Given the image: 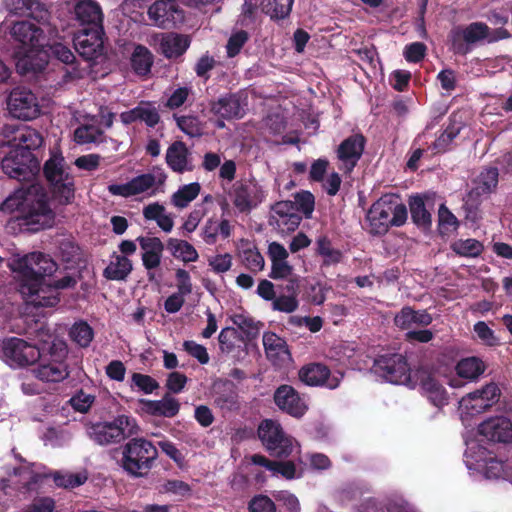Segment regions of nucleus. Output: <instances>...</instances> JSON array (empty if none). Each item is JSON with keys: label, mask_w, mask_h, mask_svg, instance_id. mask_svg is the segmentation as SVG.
Masks as SVG:
<instances>
[{"label": "nucleus", "mask_w": 512, "mask_h": 512, "mask_svg": "<svg viewBox=\"0 0 512 512\" xmlns=\"http://www.w3.org/2000/svg\"><path fill=\"white\" fill-rule=\"evenodd\" d=\"M120 120L128 125L136 121H142L149 127L156 126L160 121L158 108L150 101H141L129 111L120 114Z\"/></svg>", "instance_id": "obj_25"}, {"label": "nucleus", "mask_w": 512, "mask_h": 512, "mask_svg": "<svg viewBox=\"0 0 512 512\" xmlns=\"http://www.w3.org/2000/svg\"><path fill=\"white\" fill-rule=\"evenodd\" d=\"M44 175L52 186L55 198L61 204L70 203L74 198V181L61 154L53 153L46 161Z\"/></svg>", "instance_id": "obj_6"}, {"label": "nucleus", "mask_w": 512, "mask_h": 512, "mask_svg": "<svg viewBox=\"0 0 512 512\" xmlns=\"http://www.w3.org/2000/svg\"><path fill=\"white\" fill-rule=\"evenodd\" d=\"M209 266L216 273H225L232 267V256L228 253L212 256L208 260Z\"/></svg>", "instance_id": "obj_57"}, {"label": "nucleus", "mask_w": 512, "mask_h": 512, "mask_svg": "<svg viewBox=\"0 0 512 512\" xmlns=\"http://www.w3.org/2000/svg\"><path fill=\"white\" fill-rule=\"evenodd\" d=\"M258 435L266 449L277 457H288L297 446V442L287 436L281 425L274 420L262 421Z\"/></svg>", "instance_id": "obj_10"}, {"label": "nucleus", "mask_w": 512, "mask_h": 512, "mask_svg": "<svg viewBox=\"0 0 512 512\" xmlns=\"http://www.w3.org/2000/svg\"><path fill=\"white\" fill-rule=\"evenodd\" d=\"M201 186L197 182L183 185L171 196V203L178 209L186 208L200 193Z\"/></svg>", "instance_id": "obj_38"}, {"label": "nucleus", "mask_w": 512, "mask_h": 512, "mask_svg": "<svg viewBox=\"0 0 512 512\" xmlns=\"http://www.w3.org/2000/svg\"><path fill=\"white\" fill-rule=\"evenodd\" d=\"M264 198L262 187L255 181L241 183L234 189L233 204L240 212H248Z\"/></svg>", "instance_id": "obj_21"}, {"label": "nucleus", "mask_w": 512, "mask_h": 512, "mask_svg": "<svg viewBox=\"0 0 512 512\" xmlns=\"http://www.w3.org/2000/svg\"><path fill=\"white\" fill-rule=\"evenodd\" d=\"M295 207L310 217L314 210V196L308 191H302L295 196Z\"/></svg>", "instance_id": "obj_56"}, {"label": "nucleus", "mask_w": 512, "mask_h": 512, "mask_svg": "<svg viewBox=\"0 0 512 512\" xmlns=\"http://www.w3.org/2000/svg\"><path fill=\"white\" fill-rule=\"evenodd\" d=\"M460 124H451L434 142V148L438 151H445L453 139L460 133Z\"/></svg>", "instance_id": "obj_53"}, {"label": "nucleus", "mask_w": 512, "mask_h": 512, "mask_svg": "<svg viewBox=\"0 0 512 512\" xmlns=\"http://www.w3.org/2000/svg\"><path fill=\"white\" fill-rule=\"evenodd\" d=\"M365 139L356 134L345 139L337 149V157L340 161L339 168L350 172L356 166L364 151Z\"/></svg>", "instance_id": "obj_19"}, {"label": "nucleus", "mask_w": 512, "mask_h": 512, "mask_svg": "<svg viewBox=\"0 0 512 512\" xmlns=\"http://www.w3.org/2000/svg\"><path fill=\"white\" fill-rule=\"evenodd\" d=\"M30 18L36 23L30 20L16 21L10 28L13 39L26 50L16 62V68L21 74L43 70L47 64V53L42 49L48 45V41L58 37V29L48 10L34 12Z\"/></svg>", "instance_id": "obj_1"}, {"label": "nucleus", "mask_w": 512, "mask_h": 512, "mask_svg": "<svg viewBox=\"0 0 512 512\" xmlns=\"http://www.w3.org/2000/svg\"><path fill=\"white\" fill-rule=\"evenodd\" d=\"M317 253L323 257L324 265L337 264L342 259V253L334 249L326 237H319L316 241Z\"/></svg>", "instance_id": "obj_46"}, {"label": "nucleus", "mask_w": 512, "mask_h": 512, "mask_svg": "<svg viewBox=\"0 0 512 512\" xmlns=\"http://www.w3.org/2000/svg\"><path fill=\"white\" fill-rule=\"evenodd\" d=\"M407 208L395 195H384L368 210L369 232L374 235L385 234L391 226H402L407 220Z\"/></svg>", "instance_id": "obj_4"}, {"label": "nucleus", "mask_w": 512, "mask_h": 512, "mask_svg": "<svg viewBox=\"0 0 512 512\" xmlns=\"http://www.w3.org/2000/svg\"><path fill=\"white\" fill-rule=\"evenodd\" d=\"M4 361L12 367L34 364L40 358L39 349L27 341L12 337L3 342Z\"/></svg>", "instance_id": "obj_13"}, {"label": "nucleus", "mask_w": 512, "mask_h": 512, "mask_svg": "<svg viewBox=\"0 0 512 512\" xmlns=\"http://www.w3.org/2000/svg\"><path fill=\"white\" fill-rule=\"evenodd\" d=\"M301 217L291 201L277 202L271 209L269 224L280 232H292L300 224Z\"/></svg>", "instance_id": "obj_15"}, {"label": "nucleus", "mask_w": 512, "mask_h": 512, "mask_svg": "<svg viewBox=\"0 0 512 512\" xmlns=\"http://www.w3.org/2000/svg\"><path fill=\"white\" fill-rule=\"evenodd\" d=\"M102 28H85L74 38L77 52L86 60H93L103 53Z\"/></svg>", "instance_id": "obj_16"}, {"label": "nucleus", "mask_w": 512, "mask_h": 512, "mask_svg": "<svg viewBox=\"0 0 512 512\" xmlns=\"http://www.w3.org/2000/svg\"><path fill=\"white\" fill-rule=\"evenodd\" d=\"M57 487L65 489H73L83 485L87 479L88 474L85 470L79 472L69 471H54L49 473Z\"/></svg>", "instance_id": "obj_33"}, {"label": "nucleus", "mask_w": 512, "mask_h": 512, "mask_svg": "<svg viewBox=\"0 0 512 512\" xmlns=\"http://www.w3.org/2000/svg\"><path fill=\"white\" fill-rule=\"evenodd\" d=\"M143 216L146 220L155 221L164 232H171L174 220L171 214L166 213L163 205L155 202L143 208Z\"/></svg>", "instance_id": "obj_31"}, {"label": "nucleus", "mask_w": 512, "mask_h": 512, "mask_svg": "<svg viewBox=\"0 0 512 512\" xmlns=\"http://www.w3.org/2000/svg\"><path fill=\"white\" fill-rule=\"evenodd\" d=\"M167 249L183 262H195L199 257L196 249L185 240L170 238L167 241Z\"/></svg>", "instance_id": "obj_35"}, {"label": "nucleus", "mask_w": 512, "mask_h": 512, "mask_svg": "<svg viewBox=\"0 0 512 512\" xmlns=\"http://www.w3.org/2000/svg\"><path fill=\"white\" fill-rule=\"evenodd\" d=\"M3 172L19 181H31L38 172V162L32 153L11 148L1 161Z\"/></svg>", "instance_id": "obj_11"}, {"label": "nucleus", "mask_w": 512, "mask_h": 512, "mask_svg": "<svg viewBox=\"0 0 512 512\" xmlns=\"http://www.w3.org/2000/svg\"><path fill=\"white\" fill-rule=\"evenodd\" d=\"M166 176L162 172L147 173L134 177L130 180L133 196L144 193L152 188L163 185Z\"/></svg>", "instance_id": "obj_32"}, {"label": "nucleus", "mask_w": 512, "mask_h": 512, "mask_svg": "<svg viewBox=\"0 0 512 512\" xmlns=\"http://www.w3.org/2000/svg\"><path fill=\"white\" fill-rule=\"evenodd\" d=\"M34 372L38 379L45 382H60L68 376L66 366L60 362L40 365Z\"/></svg>", "instance_id": "obj_36"}, {"label": "nucleus", "mask_w": 512, "mask_h": 512, "mask_svg": "<svg viewBox=\"0 0 512 512\" xmlns=\"http://www.w3.org/2000/svg\"><path fill=\"white\" fill-rule=\"evenodd\" d=\"M263 345L267 357L271 359H283L289 355L285 340L275 333H265L263 335Z\"/></svg>", "instance_id": "obj_37"}, {"label": "nucleus", "mask_w": 512, "mask_h": 512, "mask_svg": "<svg viewBox=\"0 0 512 512\" xmlns=\"http://www.w3.org/2000/svg\"><path fill=\"white\" fill-rule=\"evenodd\" d=\"M180 408L179 402L171 397L170 395H165L161 400L151 401L149 403V409L154 415L163 416V417H173L175 416Z\"/></svg>", "instance_id": "obj_41"}, {"label": "nucleus", "mask_w": 512, "mask_h": 512, "mask_svg": "<svg viewBox=\"0 0 512 512\" xmlns=\"http://www.w3.org/2000/svg\"><path fill=\"white\" fill-rule=\"evenodd\" d=\"M132 270L131 261L121 255L115 256V260L105 268L104 275L111 280H124Z\"/></svg>", "instance_id": "obj_40"}, {"label": "nucleus", "mask_w": 512, "mask_h": 512, "mask_svg": "<svg viewBox=\"0 0 512 512\" xmlns=\"http://www.w3.org/2000/svg\"><path fill=\"white\" fill-rule=\"evenodd\" d=\"M183 348L188 354L196 358L201 364H206L209 362V355L204 346L194 341H185L183 343Z\"/></svg>", "instance_id": "obj_58"}, {"label": "nucleus", "mask_w": 512, "mask_h": 512, "mask_svg": "<svg viewBox=\"0 0 512 512\" xmlns=\"http://www.w3.org/2000/svg\"><path fill=\"white\" fill-rule=\"evenodd\" d=\"M500 394L499 387L495 383H489L481 389L464 396L459 402L462 420L467 421L471 417L490 409L499 401Z\"/></svg>", "instance_id": "obj_8"}, {"label": "nucleus", "mask_w": 512, "mask_h": 512, "mask_svg": "<svg viewBox=\"0 0 512 512\" xmlns=\"http://www.w3.org/2000/svg\"><path fill=\"white\" fill-rule=\"evenodd\" d=\"M268 256L271 261L269 277L274 280L291 278L294 274L293 266L288 262L287 249L278 242H272L268 246Z\"/></svg>", "instance_id": "obj_23"}, {"label": "nucleus", "mask_w": 512, "mask_h": 512, "mask_svg": "<svg viewBox=\"0 0 512 512\" xmlns=\"http://www.w3.org/2000/svg\"><path fill=\"white\" fill-rule=\"evenodd\" d=\"M211 111L225 119L238 118L242 115L239 99L235 95H226L211 104Z\"/></svg>", "instance_id": "obj_30"}, {"label": "nucleus", "mask_w": 512, "mask_h": 512, "mask_svg": "<svg viewBox=\"0 0 512 512\" xmlns=\"http://www.w3.org/2000/svg\"><path fill=\"white\" fill-rule=\"evenodd\" d=\"M373 372L393 384H406L410 380V368L400 354L381 356L375 360Z\"/></svg>", "instance_id": "obj_12"}, {"label": "nucleus", "mask_w": 512, "mask_h": 512, "mask_svg": "<svg viewBox=\"0 0 512 512\" xmlns=\"http://www.w3.org/2000/svg\"><path fill=\"white\" fill-rule=\"evenodd\" d=\"M474 331L477 337L483 341L486 345L493 346L497 343V338L494 336L493 331L489 328V326L483 322L479 321L474 325Z\"/></svg>", "instance_id": "obj_63"}, {"label": "nucleus", "mask_w": 512, "mask_h": 512, "mask_svg": "<svg viewBox=\"0 0 512 512\" xmlns=\"http://www.w3.org/2000/svg\"><path fill=\"white\" fill-rule=\"evenodd\" d=\"M249 509L251 512H276L274 502L267 496H257L250 502Z\"/></svg>", "instance_id": "obj_61"}, {"label": "nucleus", "mask_w": 512, "mask_h": 512, "mask_svg": "<svg viewBox=\"0 0 512 512\" xmlns=\"http://www.w3.org/2000/svg\"><path fill=\"white\" fill-rule=\"evenodd\" d=\"M274 401L283 411L294 417H301L307 410V405L296 390L289 385L280 386L275 394Z\"/></svg>", "instance_id": "obj_24"}, {"label": "nucleus", "mask_w": 512, "mask_h": 512, "mask_svg": "<svg viewBox=\"0 0 512 512\" xmlns=\"http://www.w3.org/2000/svg\"><path fill=\"white\" fill-rule=\"evenodd\" d=\"M161 494H171L175 496H186L191 492L190 486L181 480H166L158 486Z\"/></svg>", "instance_id": "obj_51"}, {"label": "nucleus", "mask_w": 512, "mask_h": 512, "mask_svg": "<svg viewBox=\"0 0 512 512\" xmlns=\"http://www.w3.org/2000/svg\"><path fill=\"white\" fill-rule=\"evenodd\" d=\"M247 39L248 35L245 31H239L231 35L226 46L228 56H236L240 52L243 45L246 43Z\"/></svg>", "instance_id": "obj_59"}, {"label": "nucleus", "mask_w": 512, "mask_h": 512, "mask_svg": "<svg viewBox=\"0 0 512 512\" xmlns=\"http://www.w3.org/2000/svg\"><path fill=\"white\" fill-rule=\"evenodd\" d=\"M479 434L499 443L512 442V422L504 416L491 417L479 425Z\"/></svg>", "instance_id": "obj_20"}, {"label": "nucleus", "mask_w": 512, "mask_h": 512, "mask_svg": "<svg viewBox=\"0 0 512 512\" xmlns=\"http://www.w3.org/2000/svg\"><path fill=\"white\" fill-rule=\"evenodd\" d=\"M7 107L13 117L22 120H32L40 114L36 95L24 87H17L10 92Z\"/></svg>", "instance_id": "obj_14"}, {"label": "nucleus", "mask_w": 512, "mask_h": 512, "mask_svg": "<svg viewBox=\"0 0 512 512\" xmlns=\"http://www.w3.org/2000/svg\"><path fill=\"white\" fill-rule=\"evenodd\" d=\"M271 472L274 475L280 474L286 479H293L296 477V466L292 461H274Z\"/></svg>", "instance_id": "obj_62"}, {"label": "nucleus", "mask_w": 512, "mask_h": 512, "mask_svg": "<svg viewBox=\"0 0 512 512\" xmlns=\"http://www.w3.org/2000/svg\"><path fill=\"white\" fill-rule=\"evenodd\" d=\"M43 144L42 135L34 128L26 125H6L0 132V147H9L20 153L38 149Z\"/></svg>", "instance_id": "obj_9"}, {"label": "nucleus", "mask_w": 512, "mask_h": 512, "mask_svg": "<svg viewBox=\"0 0 512 512\" xmlns=\"http://www.w3.org/2000/svg\"><path fill=\"white\" fill-rule=\"evenodd\" d=\"M76 20L88 28H102L103 14L99 4L93 0H80L74 7Z\"/></svg>", "instance_id": "obj_26"}, {"label": "nucleus", "mask_w": 512, "mask_h": 512, "mask_svg": "<svg viewBox=\"0 0 512 512\" xmlns=\"http://www.w3.org/2000/svg\"><path fill=\"white\" fill-rule=\"evenodd\" d=\"M462 37L467 44H474L489 37V27L482 22H474L462 31Z\"/></svg>", "instance_id": "obj_47"}, {"label": "nucleus", "mask_w": 512, "mask_h": 512, "mask_svg": "<svg viewBox=\"0 0 512 512\" xmlns=\"http://www.w3.org/2000/svg\"><path fill=\"white\" fill-rule=\"evenodd\" d=\"M456 371L461 378L475 380L483 374L485 365L479 358L468 357L458 362Z\"/></svg>", "instance_id": "obj_39"}, {"label": "nucleus", "mask_w": 512, "mask_h": 512, "mask_svg": "<svg viewBox=\"0 0 512 512\" xmlns=\"http://www.w3.org/2000/svg\"><path fill=\"white\" fill-rule=\"evenodd\" d=\"M243 263L252 272L262 271L265 266L263 256L256 249H246L243 251Z\"/></svg>", "instance_id": "obj_52"}, {"label": "nucleus", "mask_w": 512, "mask_h": 512, "mask_svg": "<svg viewBox=\"0 0 512 512\" xmlns=\"http://www.w3.org/2000/svg\"><path fill=\"white\" fill-rule=\"evenodd\" d=\"M299 378L310 386L325 385L330 389H335L339 386L342 375H330V371L325 365L311 364L300 369Z\"/></svg>", "instance_id": "obj_22"}, {"label": "nucleus", "mask_w": 512, "mask_h": 512, "mask_svg": "<svg viewBox=\"0 0 512 512\" xmlns=\"http://www.w3.org/2000/svg\"><path fill=\"white\" fill-rule=\"evenodd\" d=\"M292 4L293 0H245L243 14L252 18L261 10L272 19H283L289 15Z\"/></svg>", "instance_id": "obj_17"}, {"label": "nucleus", "mask_w": 512, "mask_h": 512, "mask_svg": "<svg viewBox=\"0 0 512 512\" xmlns=\"http://www.w3.org/2000/svg\"><path fill=\"white\" fill-rule=\"evenodd\" d=\"M189 47L187 36L178 34H165L160 41V50L168 58L182 55Z\"/></svg>", "instance_id": "obj_29"}, {"label": "nucleus", "mask_w": 512, "mask_h": 512, "mask_svg": "<svg viewBox=\"0 0 512 512\" xmlns=\"http://www.w3.org/2000/svg\"><path fill=\"white\" fill-rule=\"evenodd\" d=\"M138 431L139 428L133 418L121 415L112 422L93 424L88 429V435L99 445H109L118 443L125 437H130Z\"/></svg>", "instance_id": "obj_7"}, {"label": "nucleus", "mask_w": 512, "mask_h": 512, "mask_svg": "<svg viewBox=\"0 0 512 512\" xmlns=\"http://www.w3.org/2000/svg\"><path fill=\"white\" fill-rule=\"evenodd\" d=\"M451 248L463 257H477L484 249L482 243L476 239H459L452 243Z\"/></svg>", "instance_id": "obj_44"}, {"label": "nucleus", "mask_w": 512, "mask_h": 512, "mask_svg": "<svg viewBox=\"0 0 512 512\" xmlns=\"http://www.w3.org/2000/svg\"><path fill=\"white\" fill-rule=\"evenodd\" d=\"M177 126L190 137H197L203 134V125L194 116L175 117Z\"/></svg>", "instance_id": "obj_49"}, {"label": "nucleus", "mask_w": 512, "mask_h": 512, "mask_svg": "<svg viewBox=\"0 0 512 512\" xmlns=\"http://www.w3.org/2000/svg\"><path fill=\"white\" fill-rule=\"evenodd\" d=\"M409 206L412 220L416 225L426 227L431 223V215L420 196L411 197Z\"/></svg>", "instance_id": "obj_45"}, {"label": "nucleus", "mask_w": 512, "mask_h": 512, "mask_svg": "<svg viewBox=\"0 0 512 512\" xmlns=\"http://www.w3.org/2000/svg\"><path fill=\"white\" fill-rule=\"evenodd\" d=\"M298 307V301L295 295H281L279 297H275L272 301L273 310L284 312V313H292Z\"/></svg>", "instance_id": "obj_55"}, {"label": "nucleus", "mask_w": 512, "mask_h": 512, "mask_svg": "<svg viewBox=\"0 0 512 512\" xmlns=\"http://www.w3.org/2000/svg\"><path fill=\"white\" fill-rule=\"evenodd\" d=\"M419 381L423 393L435 406L440 407L447 402L444 387L432 375L422 372Z\"/></svg>", "instance_id": "obj_28"}, {"label": "nucleus", "mask_w": 512, "mask_h": 512, "mask_svg": "<svg viewBox=\"0 0 512 512\" xmlns=\"http://www.w3.org/2000/svg\"><path fill=\"white\" fill-rule=\"evenodd\" d=\"M153 59L150 51L144 46H137L131 56V64L139 75L147 74L152 66Z\"/></svg>", "instance_id": "obj_42"}, {"label": "nucleus", "mask_w": 512, "mask_h": 512, "mask_svg": "<svg viewBox=\"0 0 512 512\" xmlns=\"http://www.w3.org/2000/svg\"><path fill=\"white\" fill-rule=\"evenodd\" d=\"M426 54V46L421 42H414L404 49V57L408 62H419Z\"/></svg>", "instance_id": "obj_60"}, {"label": "nucleus", "mask_w": 512, "mask_h": 512, "mask_svg": "<svg viewBox=\"0 0 512 512\" xmlns=\"http://www.w3.org/2000/svg\"><path fill=\"white\" fill-rule=\"evenodd\" d=\"M59 255L63 261L70 263L79 258V247L70 241H63L59 246Z\"/></svg>", "instance_id": "obj_64"}, {"label": "nucleus", "mask_w": 512, "mask_h": 512, "mask_svg": "<svg viewBox=\"0 0 512 512\" xmlns=\"http://www.w3.org/2000/svg\"><path fill=\"white\" fill-rule=\"evenodd\" d=\"M1 210L22 213L26 225L35 226L39 230L51 227L54 221V212L48 204L45 189L39 183H33L27 188H21L14 195L9 196L1 205Z\"/></svg>", "instance_id": "obj_3"}, {"label": "nucleus", "mask_w": 512, "mask_h": 512, "mask_svg": "<svg viewBox=\"0 0 512 512\" xmlns=\"http://www.w3.org/2000/svg\"><path fill=\"white\" fill-rule=\"evenodd\" d=\"M70 336L81 347H87L93 339V330L86 322H78L72 326Z\"/></svg>", "instance_id": "obj_50"}, {"label": "nucleus", "mask_w": 512, "mask_h": 512, "mask_svg": "<svg viewBox=\"0 0 512 512\" xmlns=\"http://www.w3.org/2000/svg\"><path fill=\"white\" fill-rule=\"evenodd\" d=\"M103 131L96 124H83L74 131V139L78 144L101 142Z\"/></svg>", "instance_id": "obj_43"}, {"label": "nucleus", "mask_w": 512, "mask_h": 512, "mask_svg": "<svg viewBox=\"0 0 512 512\" xmlns=\"http://www.w3.org/2000/svg\"><path fill=\"white\" fill-rule=\"evenodd\" d=\"M17 273L19 292L27 304L34 307H53L59 298L46 284L44 276L52 275L57 270L56 262L46 254L32 252L17 258L12 263Z\"/></svg>", "instance_id": "obj_2"}, {"label": "nucleus", "mask_w": 512, "mask_h": 512, "mask_svg": "<svg viewBox=\"0 0 512 512\" xmlns=\"http://www.w3.org/2000/svg\"><path fill=\"white\" fill-rule=\"evenodd\" d=\"M122 467L135 477H142L152 468L158 456L156 447L144 438H133L123 448Z\"/></svg>", "instance_id": "obj_5"}, {"label": "nucleus", "mask_w": 512, "mask_h": 512, "mask_svg": "<svg viewBox=\"0 0 512 512\" xmlns=\"http://www.w3.org/2000/svg\"><path fill=\"white\" fill-rule=\"evenodd\" d=\"M14 476L19 477V480L14 481L13 484L33 489L43 478L49 477V474L35 470V465L31 464L14 469Z\"/></svg>", "instance_id": "obj_34"}, {"label": "nucleus", "mask_w": 512, "mask_h": 512, "mask_svg": "<svg viewBox=\"0 0 512 512\" xmlns=\"http://www.w3.org/2000/svg\"><path fill=\"white\" fill-rule=\"evenodd\" d=\"M6 6L11 12L16 14H27L29 17H33L34 12H40L46 10L36 0H6Z\"/></svg>", "instance_id": "obj_48"}, {"label": "nucleus", "mask_w": 512, "mask_h": 512, "mask_svg": "<svg viewBox=\"0 0 512 512\" xmlns=\"http://www.w3.org/2000/svg\"><path fill=\"white\" fill-rule=\"evenodd\" d=\"M166 162L174 172L183 173L193 170L188 148L180 141H176L169 146L166 152Z\"/></svg>", "instance_id": "obj_27"}, {"label": "nucleus", "mask_w": 512, "mask_h": 512, "mask_svg": "<svg viewBox=\"0 0 512 512\" xmlns=\"http://www.w3.org/2000/svg\"><path fill=\"white\" fill-rule=\"evenodd\" d=\"M47 46L51 54L64 64H72L74 62V53L64 44L58 42L51 43V41H48Z\"/></svg>", "instance_id": "obj_54"}, {"label": "nucleus", "mask_w": 512, "mask_h": 512, "mask_svg": "<svg viewBox=\"0 0 512 512\" xmlns=\"http://www.w3.org/2000/svg\"><path fill=\"white\" fill-rule=\"evenodd\" d=\"M148 15L154 25L170 28L183 19L182 11L171 0H158L148 9Z\"/></svg>", "instance_id": "obj_18"}]
</instances>
